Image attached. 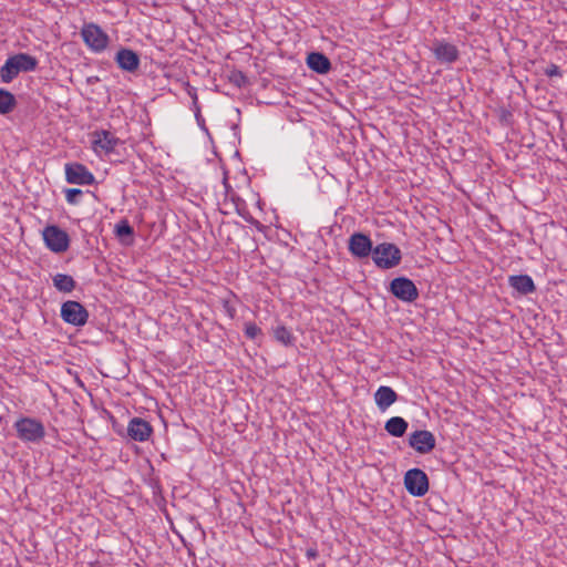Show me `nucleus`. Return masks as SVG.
Wrapping results in <instances>:
<instances>
[{
  "instance_id": "obj_1",
  "label": "nucleus",
  "mask_w": 567,
  "mask_h": 567,
  "mask_svg": "<svg viewBox=\"0 0 567 567\" xmlns=\"http://www.w3.org/2000/svg\"><path fill=\"white\" fill-rule=\"evenodd\" d=\"M37 66L38 60L28 53H17L11 55L0 69L1 82L10 83L20 72H32Z\"/></svg>"
},
{
  "instance_id": "obj_2",
  "label": "nucleus",
  "mask_w": 567,
  "mask_h": 567,
  "mask_svg": "<svg viewBox=\"0 0 567 567\" xmlns=\"http://www.w3.org/2000/svg\"><path fill=\"white\" fill-rule=\"evenodd\" d=\"M372 259L377 267L391 269L401 262L402 252L400 248L392 243H381L374 247Z\"/></svg>"
},
{
  "instance_id": "obj_3",
  "label": "nucleus",
  "mask_w": 567,
  "mask_h": 567,
  "mask_svg": "<svg viewBox=\"0 0 567 567\" xmlns=\"http://www.w3.org/2000/svg\"><path fill=\"white\" fill-rule=\"evenodd\" d=\"M18 437L23 442L38 443L45 435V429L41 421L33 417H20L14 423Z\"/></svg>"
},
{
  "instance_id": "obj_4",
  "label": "nucleus",
  "mask_w": 567,
  "mask_h": 567,
  "mask_svg": "<svg viewBox=\"0 0 567 567\" xmlns=\"http://www.w3.org/2000/svg\"><path fill=\"white\" fill-rule=\"evenodd\" d=\"M81 35L84 43L96 53L104 51L110 41L109 35L95 23H85L81 29Z\"/></svg>"
},
{
  "instance_id": "obj_5",
  "label": "nucleus",
  "mask_w": 567,
  "mask_h": 567,
  "mask_svg": "<svg viewBox=\"0 0 567 567\" xmlns=\"http://www.w3.org/2000/svg\"><path fill=\"white\" fill-rule=\"evenodd\" d=\"M60 316L64 322L82 327L87 322L89 311L79 301L68 300L61 305Z\"/></svg>"
},
{
  "instance_id": "obj_6",
  "label": "nucleus",
  "mask_w": 567,
  "mask_h": 567,
  "mask_svg": "<svg viewBox=\"0 0 567 567\" xmlns=\"http://www.w3.org/2000/svg\"><path fill=\"white\" fill-rule=\"evenodd\" d=\"M389 291L403 302H414L419 298V289L406 277H396L391 280Z\"/></svg>"
},
{
  "instance_id": "obj_7",
  "label": "nucleus",
  "mask_w": 567,
  "mask_h": 567,
  "mask_svg": "<svg viewBox=\"0 0 567 567\" xmlns=\"http://www.w3.org/2000/svg\"><path fill=\"white\" fill-rule=\"evenodd\" d=\"M404 486L415 497L424 496L429 491V477L420 468H411L404 474Z\"/></svg>"
},
{
  "instance_id": "obj_8",
  "label": "nucleus",
  "mask_w": 567,
  "mask_h": 567,
  "mask_svg": "<svg viewBox=\"0 0 567 567\" xmlns=\"http://www.w3.org/2000/svg\"><path fill=\"white\" fill-rule=\"evenodd\" d=\"M43 239L48 248L53 252H64L70 245L68 233L54 225L44 228Z\"/></svg>"
},
{
  "instance_id": "obj_9",
  "label": "nucleus",
  "mask_w": 567,
  "mask_h": 567,
  "mask_svg": "<svg viewBox=\"0 0 567 567\" xmlns=\"http://www.w3.org/2000/svg\"><path fill=\"white\" fill-rule=\"evenodd\" d=\"M65 179L70 184L92 185L95 183L94 175L81 163L65 164Z\"/></svg>"
},
{
  "instance_id": "obj_10",
  "label": "nucleus",
  "mask_w": 567,
  "mask_h": 567,
  "mask_svg": "<svg viewBox=\"0 0 567 567\" xmlns=\"http://www.w3.org/2000/svg\"><path fill=\"white\" fill-rule=\"evenodd\" d=\"M348 249L353 257L363 259L372 255L374 247L368 235L354 233L349 238Z\"/></svg>"
},
{
  "instance_id": "obj_11",
  "label": "nucleus",
  "mask_w": 567,
  "mask_h": 567,
  "mask_svg": "<svg viewBox=\"0 0 567 567\" xmlns=\"http://www.w3.org/2000/svg\"><path fill=\"white\" fill-rule=\"evenodd\" d=\"M409 445L420 454H427L435 449L436 439L427 430H416L409 435Z\"/></svg>"
},
{
  "instance_id": "obj_12",
  "label": "nucleus",
  "mask_w": 567,
  "mask_h": 567,
  "mask_svg": "<svg viewBox=\"0 0 567 567\" xmlns=\"http://www.w3.org/2000/svg\"><path fill=\"white\" fill-rule=\"evenodd\" d=\"M93 150L99 153L100 151L105 154L112 153L115 147L122 144L121 140L109 131H95L93 133Z\"/></svg>"
},
{
  "instance_id": "obj_13",
  "label": "nucleus",
  "mask_w": 567,
  "mask_h": 567,
  "mask_svg": "<svg viewBox=\"0 0 567 567\" xmlns=\"http://www.w3.org/2000/svg\"><path fill=\"white\" fill-rule=\"evenodd\" d=\"M114 60L121 70L130 73H133L136 70H138L141 64L138 54L135 51L127 48H121L116 52Z\"/></svg>"
},
{
  "instance_id": "obj_14",
  "label": "nucleus",
  "mask_w": 567,
  "mask_h": 567,
  "mask_svg": "<svg viewBox=\"0 0 567 567\" xmlns=\"http://www.w3.org/2000/svg\"><path fill=\"white\" fill-rule=\"evenodd\" d=\"M153 432L152 425L142 417H133L127 425V435L137 442L148 440Z\"/></svg>"
},
{
  "instance_id": "obj_15",
  "label": "nucleus",
  "mask_w": 567,
  "mask_h": 567,
  "mask_svg": "<svg viewBox=\"0 0 567 567\" xmlns=\"http://www.w3.org/2000/svg\"><path fill=\"white\" fill-rule=\"evenodd\" d=\"M433 54L441 63L449 64L454 63L460 56L457 48L445 41H436L434 43Z\"/></svg>"
},
{
  "instance_id": "obj_16",
  "label": "nucleus",
  "mask_w": 567,
  "mask_h": 567,
  "mask_svg": "<svg viewBox=\"0 0 567 567\" xmlns=\"http://www.w3.org/2000/svg\"><path fill=\"white\" fill-rule=\"evenodd\" d=\"M306 62L308 68L318 74H327L332 68L330 60L321 52L309 53Z\"/></svg>"
},
{
  "instance_id": "obj_17",
  "label": "nucleus",
  "mask_w": 567,
  "mask_h": 567,
  "mask_svg": "<svg viewBox=\"0 0 567 567\" xmlns=\"http://www.w3.org/2000/svg\"><path fill=\"white\" fill-rule=\"evenodd\" d=\"M396 400V392L386 385H381L374 393L375 404L382 412L388 410Z\"/></svg>"
},
{
  "instance_id": "obj_18",
  "label": "nucleus",
  "mask_w": 567,
  "mask_h": 567,
  "mask_svg": "<svg viewBox=\"0 0 567 567\" xmlns=\"http://www.w3.org/2000/svg\"><path fill=\"white\" fill-rule=\"evenodd\" d=\"M509 286L520 295H528L536 291V286L528 275H514L508 278Z\"/></svg>"
},
{
  "instance_id": "obj_19",
  "label": "nucleus",
  "mask_w": 567,
  "mask_h": 567,
  "mask_svg": "<svg viewBox=\"0 0 567 567\" xmlns=\"http://www.w3.org/2000/svg\"><path fill=\"white\" fill-rule=\"evenodd\" d=\"M408 427L409 423L401 416H392L384 424V430L394 437H402Z\"/></svg>"
},
{
  "instance_id": "obj_20",
  "label": "nucleus",
  "mask_w": 567,
  "mask_h": 567,
  "mask_svg": "<svg viewBox=\"0 0 567 567\" xmlns=\"http://www.w3.org/2000/svg\"><path fill=\"white\" fill-rule=\"evenodd\" d=\"M53 286L61 292H71L76 287V281L72 276L65 274H56L52 278Z\"/></svg>"
},
{
  "instance_id": "obj_21",
  "label": "nucleus",
  "mask_w": 567,
  "mask_h": 567,
  "mask_svg": "<svg viewBox=\"0 0 567 567\" xmlns=\"http://www.w3.org/2000/svg\"><path fill=\"white\" fill-rule=\"evenodd\" d=\"M16 106V96L11 92L4 89H0V114L10 113L14 110Z\"/></svg>"
},
{
  "instance_id": "obj_22",
  "label": "nucleus",
  "mask_w": 567,
  "mask_h": 567,
  "mask_svg": "<svg viewBox=\"0 0 567 567\" xmlns=\"http://www.w3.org/2000/svg\"><path fill=\"white\" fill-rule=\"evenodd\" d=\"M274 337L278 342L282 343L286 347L293 346L296 341V338L293 337L292 332L285 326H277L274 329Z\"/></svg>"
},
{
  "instance_id": "obj_23",
  "label": "nucleus",
  "mask_w": 567,
  "mask_h": 567,
  "mask_svg": "<svg viewBox=\"0 0 567 567\" xmlns=\"http://www.w3.org/2000/svg\"><path fill=\"white\" fill-rule=\"evenodd\" d=\"M115 233L118 237L132 236L134 230L126 219L118 221L115 225Z\"/></svg>"
},
{
  "instance_id": "obj_24",
  "label": "nucleus",
  "mask_w": 567,
  "mask_h": 567,
  "mask_svg": "<svg viewBox=\"0 0 567 567\" xmlns=\"http://www.w3.org/2000/svg\"><path fill=\"white\" fill-rule=\"evenodd\" d=\"M244 331L245 336L251 340H256L262 334L261 329L255 322H246Z\"/></svg>"
},
{
  "instance_id": "obj_25",
  "label": "nucleus",
  "mask_w": 567,
  "mask_h": 567,
  "mask_svg": "<svg viewBox=\"0 0 567 567\" xmlns=\"http://www.w3.org/2000/svg\"><path fill=\"white\" fill-rule=\"evenodd\" d=\"M81 195L82 190L80 188H68L65 190V199L71 205H76Z\"/></svg>"
},
{
  "instance_id": "obj_26",
  "label": "nucleus",
  "mask_w": 567,
  "mask_h": 567,
  "mask_svg": "<svg viewBox=\"0 0 567 567\" xmlns=\"http://www.w3.org/2000/svg\"><path fill=\"white\" fill-rule=\"evenodd\" d=\"M229 81L238 87L247 84V78L241 71H235L230 74Z\"/></svg>"
},
{
  "instance_id": "obj_27",
  "label": "nucleus",
  "mask_w": 567,
  "mask_h": 567,
  "mask_svg": "<svg viewBox=\"0 0 567 567\" xmlns=\"http://www.w3.org/2000/svg\"><path fill=\"white\" fill-rule=\"evenodd\" d=\"M544 73L549 76V78H553V76H561L563 73L559 69L558 65L554 64V63H550L549 65H547V68L545 69Z\"/></svg>"
},
{
  "instance_id": "obj_28",
  "label": "nucleus",
  "mask_w": 567,
  "mask_h": 567,
  "mask_svg": "<svg viewBox=\"0 0 567 567\" xmlns=\"http://www.w3.org/2000/svg\"><path fill=\"white\" fill-rule=\"evenodd\" d=\"M318 555V550L315 547H310L306 550V556L308 559H316Z\"/></svg>"
},
{
  "instance_id": "obj_29",
  "label": "nucleus",
  "mask_w": 567,
  "mask_h": 567,
  "mask_svg": "<svg viewBox=\"0 0 567 567\" xmlns=\"http://www.w3.org/2000/svg\"><path fill=\"white\" fill-rule=\"evenodd\" d=\"M193 99H194V103H196V101H197V95H196V93H194Z\"/></svg>"
}]
</instances>
